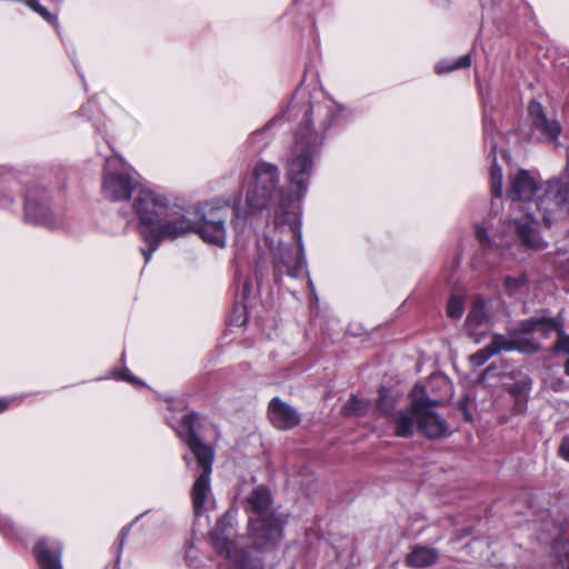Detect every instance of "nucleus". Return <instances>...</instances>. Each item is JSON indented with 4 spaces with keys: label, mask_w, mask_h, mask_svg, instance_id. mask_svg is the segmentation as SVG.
<instances>
[{
    "label": "nucleus",
    "mask_w": 569,
    "mask_h": 569,
    "mask_svg": "<svg viewBox=\"0 0 569 569\" xmlns=\"http://www.w3.org/2000/svg\"><path fill=\"white\" fill-rule=\"evenodd\" d=\"M337 116L331 101L323 100L310 103L303 113V119L295 132L293 146L287 161V177L296 193H286L277 189L279 169L277 166L260 162L253 170V184L246 194V202L250 210L259 211L266 208L269 201L276 203L274 227L290 224L296 229L297 207L308 190L313 159L320 152L325 132L329 129Z\"/></svg>",
    "instance_id": "1"
},
{
    "label": "nucleus",
    "mask_w": 569,
    "mask_h": 569,
    "mask_svg": "<svg viewBox=\"0 0 569 569\" xmlns=\"http://www.w3.org/2000/svg\"><path fill=\"white\" fill-rule=\"evenodd\" d=\"M298 241V248H295L266 236L263 242L258 243L254 277L259 288L269 283L271 278L279 282L284 274L298 277L301 273L306 261L300 236Z\"/></svg>",
    "instance_id": "2"
},
{
    "label": "nucleus",
    "mask_w": 569,
    "mask_h": 569,
    "mask_svg": "<svg viewBox=\"0 0 569 569\" xmlns=\"http://www.w3.org/2000/svg\"><path fill=\"white\" fill-rule=\"evenodd\" d=\"M281 536H208V542L230 561L229 569H264L262 556L273 551Z\"/></svg>",
    "instance_id": "3"
},
{
    "label": "nucleus",
    "mask_w": 569,
    "mask_h": 569,
    "mask_svg": "<svg viewBox=\"0 0 569 569\" xmlns=\"http://www.w3.org/2000/svg\"><path fill=\"white\" fill-rule=\"evenodd\" d=\"M440 400L429 397L413 398L405 410L393 413L392 422L398 437H411L417 429L428 439H440L450 435L448 422L435 410Z\"/></svg>",
    "instance_id": "4"
},
{
    "label": "nucleus",
    "mask_w": 569,
    "mask_h": 569,
    "mask_svg": "<svg viewBox=\"0 0 569 569\" xmlns=\"http://www.w3.org/2000/svg\"><path fill=\"white\" fill-rule=\"evenodd\" d=\"M196 419V413L186 415L182 418V423L187 427V433L179 435L180 438L187 443L192 455L194 456L198 467L200 469V473L196 478L191 489L194 516L196 518H199L202 516L204 506L211 493L210 475L212 472L214 452L210 446L203 443V441L196 435L193 429V423Z\"/></svg>",
    "instance_id": "5"
},
{
    "label": "nucleus",
    "mask_w": 569,
    "mask_h": 569,
    "mask_svg": "<svg viewBox=\"0 0 569 569\" xmlns=\"http://www.w3.org/2000/svg\"><path fill=\"white\" fill-rule=\"evenodd\" d=\"M230 214L236 220V228L239 220L246 218L237 199L232 202L220 199L204 202L196 209L194 232L203 241L222 248L226 244V220Z\"/></svg>",
    "instance_id": "6"
},
{
    "label": "nucleus",
    "mask_w": 569,
    "mask_h": 569,
    "mask_svg": "<svg viewBox=\"0 0 569 569\" xmlns=\"http://www.w3.org/2000/svg\"><path fill=\"white\" fill-rule=\"evenodd\" d=\"M272 495L264 485L257 486L246 497V511L256 516L261 533H281L287 516L271 509Z\"/></svg>",
    "instance_id": "7"
},
{
    "label": "nucleus",
    "mask_w": 569,
    "mask_h": 569,
    "mask_svg": "<svg viewBox=\"0 0 569 569\" xmlns=\"http://www.w3.org/2000/svg\"><path fill=\"white\" fill-rule=\"evenodd\" d=\"M122 166L123 160L116 156L108 158L104 163L102 193L111 201L128 200L134 191L142 188L133 176L118 171Z\"/></svg>",
    "instance_id": "8"
},
{
    "label": "nucleus",
    "mask_w": 569,
    "mask_h": 569,
    "mask_svg": "<svg viewBox=\"0 0 569 569\" xmlns=\"http://www.w3.org/2000/svg\"><path fill=\"white\" fill-rule=\"evenodd\" d=\"M569 206V178L551 179L546 182L543 194L539 197L537 209L548 227L561 218Z\"/></svg>",
    "instance_id": "9"
},
{
    "label": "nucleus",
    "mask_w": 569,
    "mask_h": 569,
    "mask_svg": "<svg viewBox=\"0 0 569 569\" xmlns=\"http://www.w3.org/2000/svg\"><path fill=\"white\" fill-rule=\"evenodd\" d=\"M132 208L139 218V231L150 230L168 211V200L164 196L142 187L133 200Z\"/></svg>",
    "instance_id": "10"
},
{
    "label": "nucleus",
    "mask_w": 569,
    "mask_h": 569,
    "mask_svg": "<svg viewBox=\"0 0 569 569\" xmlns=\"http://www.w3.org/2000/svg\"><path fill=\"white\" fill-rule=\"evenodd\" d=\"M517 210L521 214L510 218L508 222L509 229L515 232L523 247L536 251L546 249L547 242L538 230L539 221L535 218L533 213L520 203H517Z\"/></svg>",
    "instance_id": "11"
},
{
    "label": "nucleus",
    "mask_w": 569,
    "mask_h": 569,
    "mask_svg": "<svg viewBox=\"0 0 569 569\" xmlns=\"http://www.w3.org/2000/svg\"><path fill=\"white\" fill-rule=\"evenodd\" d=\"M24 220L33 224H42L48 228H58L61 220L50 210L49 196L42 189H31L26 196Z\"/></svg>",
    "instance_id": "12"
},
{
    "label": "nucleus",
    "mask_w": 569,
    "mask_h": 569,
    "mask_svg": "<svg viewBox=\"0 0 569 569\" xmlns=\"http://www.w3.org/2000/svg\"><path fill=\"white\" fill-rule=\"evenodd\" d=\"M150 231L160 241L163 239L176 240L189 232H194V223L184 214L172 217L166 211V214L159 219V222Z\"/></svg>",
    "instance_id": "13"
},
{
    "label": "nucleus",
    "mask_w": 569,
    "mask_h": 569,
    "mask_svg": "<svg viewBox=\"0 0 569 569\" xmlns=\"http://www.w3.org/2000/svg\"><path fill=\"white\" fill-rule=\"evenodd\" d=\"M269 419L272 426L279 430H289L300 423V415L292 406L274 397L268 407Z\"/></svg>",
    "instance_id": "14"
},
{
    "label": "nucleus",
    "mask_w": 569,
    "mask_h": 569,
    "mask_svg": "<svg viewBox=\"0 0 569 569\" xmlns=\"http://www.w3.org/2000/svg\"><path fill=\"white\" fill-rule=\"evenodd\" d=\"M565 328V318L559 312L556 317H531L518 323V330L522 333L539 332L543 338H548L551 332L557 335Z\"/></svg>",
    "instance_id": "15"
},
{
    "label": "nucleus",
    "mask_w": 569,
    "mask_h": 569,
    "mask_svg": "<svg viewBox=\"0 0 569 569\" xmlns=\"http://www.w3.org/2000/svg\"><path fill=\"white\" fill-rule=\"evenodd\" d=\"M537 182L527 170H519L510 178L508 197L512 201L529 202L537 192Z\"/></svg>",
    "instance_id": "16"
},
{
    "label": "nucleus",
    "mask_w": 569,
    "mask_h": 569,
    "mask_svg": "<svg viewBox=\"0 0 569 569\" xmlns=\"http://www.w3.org/2000/svg\"><path fill=\"white\" fill-rule=\"evenodd\" d=\"M62 545L57 540L41 539L34 547L36 558L41 569H62Z\"/></svg>",
    "instance_id": "17"
},
{
    "label": "nucleus",
    "mask_w": 569,
    "mask_h": 569,
    "mask_svg": "<svg viewBox=\"0 0 569 569\" xmlns=\"http://www.w3.org/2000/svg\"><path fill=\"white\" fill-rule=\"evenodd\" d=\"M528 113L535 129L541 132L548 140L553 141L558 138L561 127L556 120H549L541 103L532 100L528 106Z\"/></svg>",
    "instance_id": "18"
},
{
    "label": "nucleus",
    "mask_w": 569,
    "mask_h": 569,
    "mask_svg": "<svg viewBox=\"0 0 569 569\" xmlns=\"http://www.w3.org/2000/svg\"><path fill=\"white\" fill-rule=\"evenodd\" d=\"M489 323V317L486 312L485 301L476 300L466 319V329L471 337L486 332Z\"/></svg>",
    "instance_id": "19"
},
{
    "label": "nucleus",
    "mask_w": 569,
    "mask_h": 569,
    "mask_svg": "<svg viewBox=\"0 0 569 569\" xmlns=\"http://www.w3.org/2000/svg\"><path fill=\"white\" fill-rule=\"evenodd\" d=\"M438 559L436 550L428 547L416 546L407 556L406 563L413 568H425L433 565Z\"/></svg>",
    "instance_id": "20"
},
{
    "label": "nucleus",
    "mask_w": 569,
    "mask_h": 569,
    "mask_svg": "<svg viewBox=\"0 0 569 569\" xmlns=\"http://www.w3.org/2000/svg\"><path fill=\"white\" fill-rule=\"evenodd\" d=\"M530 389L531 380L527 377L517 380L509 388V393L515 398L513 409L517 413H522L525 411Z\"/></svg>",
    "instance_id": "21"
},
{
    "label": "nucleus",
    "mask_w": 569,
    "mask_h": 569,
    "mask_svg": "<svg viewBox=\"0 0 569 569\" xmlns=\"http://www.w3.org/2000/svg\"><path fill=\"white\" fill-rule=\"evenodd\" d=\"M471 64V54L466 53L457 59L442 60L436 66V73L443 74L458 69L468 68Z\"/></svg>",
    "instance_id": "22"
},
{
    "label": "nucleus",
    "mask_w": 569,
    "mask_h": 569,
    "mask_svg": "<svg viewBox=\"0 0 569 569\" xmlns=\"http://www.w3.org/2000/svg\"><path fill=\"white\" fill-rule=\"evenodd\" d=\"M522 332L515 328V350L522 353L533 355L540 350V343L532 338L522 337Z\"/></svg>",
    "instance_id": "23"
},
{
    "label": "nucleus",
    "mask_w": 569,
    "mask_h": 569,
    "mask_svg": "<svg viewBox=\"0 0 569 569\" xmlns=\"http://www.w3.org/2000/svg\"><path fill=\"white\" fill-rule=\"evenodd\" d=\"M489 346L495 355L499 353L502 350H515V329L511 331L509 338L502 335H495Z\"/></svg>",
    "instance_id": "24"
},
{
    "label": "nucleus",
    "mask_w": 569,
    "mask_h": 569,
    "mask_svg": "<svg viewBox=\"0 0 569 569\" xmlns=\"http://www.w3.org/2000/svg\"><path fill=\"white\" fill-rule=\"evenodd\" d=\"M236 511L228 510L217 519L214 529L210 533H228L234 529Z\"/></svg>",
    "instance_id": "25"
},
{
    "label": "nucleus",
    "mask_w": 569,
    "mask_h": 569,
    "mask_svg": "<svg viewBox=\"0 0 569 569\" xmlns=\"http://www.w3.org/2000/svg\"><path fill=\"white\" fill-rule=\"evenodd\" d=\"M140 236L149 244V248L140 249L146 263H148L150 261L153 252L159 248L161 241L158 240L150 230H140Z\"/></svg>",
    "instance_id": "26"
},
{
    "label": "nucleus",
    "mask_w": 569,
    "mask_h": 569,
    "mask_svg": "<svg viewBox=\"0 0 569 569\" xmlns=\"http://www.w3.org/2000/svg\"><path fill=\"white\" fill-rule=\"evenodd\" d=\"M491 179V193L495 198L500 199L502 194V170L496 163V157H493V164L490 171Z\"/></svg>",
    "instance_id": "27"
},
{
    "label": "nucleus",
    "mask_w": 569,
    "mask_h": 569,
    "mask_svg": "<svg viewBox=\"0 0 569 569\" xmlns=\"http://www.w3.org/2000/svg\"><path fill=\"white\" fill-rule=\"evenodd\" d=\"M495 124L491 118L488 114L483 117V138L485 143L490 147L491 153L495 154L497 149V142L493 138Z\"/></svg>",
    "instance_id": "28"
},
{
    "label": "nucleus",
    "mask_w": 569,
    "mask_h": 569,
    "mask_svg": "<svg viewBox=\"0 0 569 569\" xmlns=\"http://www.w3.org/2000/svg\"><path fill=\"white\" fill-rule=\"evenodd\" d=\"M527 282L526 277H506L503 286L510 296L516 295Z\"/></svg>",
    "instance_id": "29"
},
{
    "label": "nucleus",
    "mask_w": 569,
    "mask_h": 569,
    "mask_svg": "<svg viewBox=\"0 0 569 569\" xmlns=\"http://www.w3.org/2000/svg\"><path fill=\"white\" fill-rule=\"evenodd\" d=\"M495 353L491 350L490 346H486L485 348L478 350L477 352L470 356V362L475 367H480L485 365Z\"/></svg>",
    "instance_id": "30"
},
{
    "label": "nucleus",
    "mask_w": 569,
    "mask_h": 569,
    "mask_svg": "<svg viewBox=\"0 0 569 569\" xmlns=\"http://www.w3.org/2000/svg\"><path fill=\"white\" fill-rule=\"evenodd\" d=\"M558 338L552 347L555 355H568L569 356V335L565 332V328L559 332Z\"/></svg>",
    "instance_id": "31"
},
{
    "label": "nucleus",
    "mask_w": 569,
    "mask_h": 569,
    "mask_svg": "<svg viewBox=\"0 0 569 569\" xmlns=\"http://www.w3.org/2000/svg\"><path fill=\"white\" fill-rule=\"evenodd\" d=\"M463 313V303L460 298L451 297L447 306V315L450 318H460Z\"/></svg>",
    "instance_id": "32"
},
{
    "label": "nucleus",
    "mask_w": 569,
    "mask_h": 569,
    "mask_svg": "<svg viewBox=\"0 0 569 569\" xmlns=\"http://www.w3.org/2000/svg\"><path fill=\"white\" fill-rule=\"evenodd\" d=\"M27 4L37 13H39L46 21L50 23H56L57 19L56 17L49 12V10L41 6L38 0H28Z\"/></svg>",
    "instance_id": "33"
},
{
    "label": "nucleus",
    "mask_w": 569,
    "mask_h": 569,
    "mask_svg": "<svg viewBox=\"0 0 569 569\" xmlns=\"http://www.w3.org/2000/svg\"><path fill=\"white\" fill-rule=\"evenodd\" d=\"M360 400H358L356 397H351L349 401L343 407V410L346 413H353L358 412L360 410Z\"/></svg>",
    "instance_id": "34"
},
{
    "label": "nucleus",
    "mask_w": 569,
    "mask_h": 569,
    "mask_svg": "<svg viewBox=\"0 0 569 569\" xmlns=\"http://www.w3.org/2000/svg\"><path fill=\"white\" fill-rule=\"evenodd\" d=\"M558 453L562 459L569 461V436L563 437Z\"/></svg>",
    "instance_id": "35"
},
{
    "label": "nucleus",
    "mask_w": 569,
    "mask_h": 569,
    "mask_svg": "<svg viewBox=\"0 0 569 569\" xmlns=\"http://www.w3.org/2000/svg\"><path fill=\"white\" fill-rule=\"evenodd\" d=\"M476 234H477L478 240L483 246H490V239H489L488 232H487V230L485 228L478 227L476 229Z\"/></svg>",
    "instance_id": "36"
},
{
    "label": "nucleus",
    "mask_w": 569,
    "mask_h": 569,
    "mask_svg": "<svg viewBox=\"0 0 569 569\" xmlns=\"http://www.w3.org/2000/svg\"><path fill=\"white\" fill-rule=\"evenodd\" d=\"M118 376H119V377H121L123 380H126V381H128V382L132 383V385H142V382H141L138 378L133 377V376L130 373V371H129V370H127V369H126V370H122V371H119V372H118Z\"/></svg>",
    "instance_id": "37"
},
{
    "label": "nucleus",
    "mask_w": 569,
    "mask_h": 569,
    "mask_svg": "<svg viewBox=\"0 0 569 569\" xmlns=\"http://www.w3.org/2000/svg\"><path fill=\"white\" fill-rule=\"evenodd\" d=\"M378 409L383 413V415H388L389 412V409L392 407L391 403H389V400L383 397V396H380L379 400H378Z\"/></svg>",
    "instance_id": "38"
},
{
    "label": "nucleus",
    "mask_w": 569,
    "mask_h": 569,
    "mask_svg": "<svg viewBox=\"0 0 569 569\" xmlns=\"http://www.w3.org/2000/svg\"><path fill=\"white\" fill-rule=\"evenodd\" d=\"M563 370H565V373L569 377V358L567 359V361L563 365Z\"/></svg>",
    "instance_id": "39"
},
{
    "label": "nucleus",
    "mask_w": 569,
    "mask_h": 569,
    "mask_svg": "<svg viewBox=\"0 0 569 569\" xmlns=\"http://www.w3.org/2000/svg\"><path fill=\"white\" fill-rule=\"evenodd\" d=\"M129 529H130V526H124V527L121 529L120 533H121V535H124V533H127V531H128Z\"/></svg>",
    "instance_id": "40"
},
{
    "label": "nucleus",
    "mask_w": 569,
    "mask_h": 569,
    "mask_svg": "<svg viewBox=\"0 0 569 569\" xmlns=\"http://www.w3.org/2000/svg\"><path fill=\"white\" fill-rule=\"evenodd\" d=\"M6 408H7V405L3 403L2 400L0 399V411H2Z\"/></svg>",
    "instance_id": "41"
},
{
    "label": "nucleus",
    "mask_w": 569,
    "mask_h": 569,
    "mask_svg": "<svg viewBox=\"0 0 569 569\" xmlns=\"http://www.w3.org/2000/svg\"><path fill=\"white\" fill-rule=\"evenodd\" d=\"M183 460L187 462V465L190 463V460H189V458L187 456L183 457Z\"/></svg>",
    "instance_id": "42"
},
{
    "label": "nucleus",
    "mask_w": 569,
    "mask_h": 569,
    "mask_svg": "<svg viewBox=\"0 0 569 569\" xmlns=\"http://www.w3.org/2000/svg\"><path fill=\"white\" fill-rule=\"evenodd\" d=\"M122 545H123V539L121 538V539L119 540V547L121 548V547H122Z\"/></svg>",
    "instance_id": "43"
}]
</instances>
